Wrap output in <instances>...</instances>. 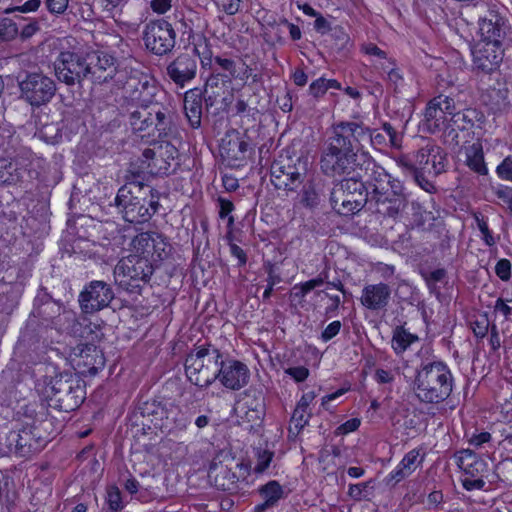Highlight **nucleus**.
<instances>
[{
    "instance_id": "1",
    "label": "nucleus",
    "mask_w": 512,
    "mask_h": 512,
    "mask_svg": "<svg viewBox=\"0 0 512 512\" xmlns=\"http://www.w3.org/2000/svg\"><path fill=\"white\" fill-rule=\"evenodd\" d=\"M367 129L361 122L340 121L334 123L325 138L320 152V170L324 175H348L363 180L371 188L370 193L387 186L392 176L363 150L362 140Z\"/></svg>"
},
{
    "instance_id": "2",
    "label": "nucleus",
    "mask_w": 512,
    "mask_h": 512,
    "mask_svg": "<svg viewBox=\"0 0 512 512\" xmlns=\"http://www.w3.org/2000/svg\"><path fill=\"white\" fill-rule=\"evenodd\" d=\"M453 383V375L446 363L440 360L423 361L416 369L413 391L419 401L438 404L449 398Z\"/></svg>"
},
{
    "instance_id": "3",
    "label": "nucleus",
    "mask_w": 512,
    "mask_h": 512,
    "mask_svg": "<svg viewBox=\"0 0 512 512\" xmlns=\"http://www.w3.org/2000/svg\"><path fill=\"white\" fill-rule=\"evenodd\" d=\"M326 176L336 179L329 200L332 208L338 214L353 215L360 212L366 205L369 206L370 193L363 180L352 174Z\"/></svg>"
},
{
    "instance_id": "4",
    "label": "nucleus",
    "mask_w": 512,
    "mask_h": 512,
    "mask_svg": "<svg viewBox=\"0 0 512 512\" xmlns=\"http://www.w3.org/2000/svg\"><path fill=\"white\" fill-rule=\"evenodd\" d=\"M45 395L49 407L62 412H72L85 399V383L77 374L60 373L46 383Z\"/></svg>"
},
{
    "instance_id": "5",
    "label": "nucleus",
    "mask_w": 512,
    "mask_h": 512,
    "mask_svg": "<svg viewBox=\"0 0 512 512\" xmlns=\"http://www.w3.org/2000/svg\"><path fill=\"white\" fill-rule=\"evenodd\" d=\"M222 354L212 345L199 346L185 359V373L188 380L200 387L207 388L217 380Z\"/></svg>"
},
{
    "instance_id": "6",
    "label": "nucleus",
    "mask_w": 512,
    "mask_h": 512,
    "mask_svg": "<svg viewBox=\"0 0 512 512\" xmlns=\"http://www.w3.org/2000/svg\"><path fill=\"white\" fill-rule=\"evenodd\" d=\"M54 432L51 419L35 421L31 426L19 431H11L7 436V447L11 453L29 457L40 452L51 440Z\"/></svg>"
},
{
    "instance_id": "7",
    "label": "nucleus",
    "mask_w": 512,
    "mask_h": 512,
    "mask_svg": "<svg viewBox=\"0 0 512 512\" xmlns=\"http://www.w3.org/2000/svg\"><path fill=\"white\" fill-rule=\"evenodd\" d=\"M153 271L154 268L147 258L130 255L115 266V283L129 293L140 294L150 281Z\"/></svg>"
},
{
    "instance_id": "8",
    "label": "nucleus",
    "mask_w": 512,
    "mask_h": 512,
    "mask_svg": "<svg viewBox=\"0 0 512 512\" xmlns=\"http://www.w3.org/2000/svg\"><path fill=\"white\" fill-rule=\"evenodd\" d=\"M87 52L78 47L61 48L55 62L57 79L68 86H82L87 79Z\"/></svg>"
},
{
    "instance_id": "9",
    "label": "nucleus",
    "mask_w": 512,
    "mask_h": 512,
    "mask_svg": "<svg viewBox=\"0 0 512 512\" xmlns=\"http://www.w3.org/2000/svg\"><path fill=\"white\" fill-rule=\"evenodd\" d=\"M20 98L33 107H40L51 101L56 93L55 81L43 72H25L18 77Z\"/></svg>"
},
{
    "instance_id": "10",
    "label": "nucleus",
    "mask_w": 512,
    "mask_h": 512,
    "mask_svg": "<svg viewBox=\"0 0 512 512\" xmlns=\"http://www.w3.org/2000/svg\"><path fill=\"white\" fill-rule=\"evenodd\" d=\"M32 314L39 318L42 326L58 332L66 329L72 320L71 312L67 311L59 301L53 299L45 288L38 290Z\"/></svg>"
},
{
    "instance_id": "11",
    "label": "nucleus",
    "mask_w": 512,
    "mask_h": 512,
    "mask_svg": "<svg viewBox=\"0 0 512 512\" xmlns=\"http://www.w3.org/2000/svg\"><path fill=\"white\" fill-rule=\"evenodd\" d=\"M143 193L138 189V182H130L123 185L117 192L115 205L126 222L141 224L150 220L149 208H143L140 204Z\"/></svg>"
},
{
    "instance_id": "12",
    "label": "nucleus",
    "mask_w": 512,
    "mask_h": 512,
    "mask_svg": "<svg viewBox=\"0 0 512 512\" xmlns=\"http://www.w3.org/2000/svg\"><path fill=\"white\" fill-rule=\"evenodd\" d=\"M388 192L383 187L369 196V209L389 218H396L405 209L407 198L402 182H392Z\"/></svg>"
},
{
    "instance_id": "13",
    "label": "nucleus",
    "mask_w": 512,
    "mask_h": 512,
    "mask_svg": "<svg viewBox=\"0 0 512 512\" xmlns=\"http://www.w3.org/2000/svg\"><path fill=\"white\" fill-rule=\"evenodd\" d=\"M509 45L510 41L502 39V37H482V40L472 51L475 69L484 73H491L496 70L502 62L505 48Z\"/></svg>"
},
{
    "instance_id": "14",
    "label": "nucleus",
    "mask_w": 512,
    "mask_h": 512,
    "mask_svg": "<svg viewBox=\"0 0 512 512\" xmlns=\"http://www.w3.org/2000/svg\"><path fill=\"white\" fill-rule=\"evenodd\" d=\"M145 47L157 56L170 53L176 44V32L172 25L159 19L146 24L143 31Z\"/></svg>"
},
{
    "instance_id": "15",
    "label": "nucleus",
    "mask_w": 512,
    "mask_h": 512,
    "mask_svg": "<svg viewBox=\"0 0 512 512\" xmlns=\"http://www.w3.org/2000/svg\"><path fill=\"white\" fill-rule=\"evenodd\" d=\"M226 460L215 457L208 470L210 481L218 490L228 493H237L240 489V476L236 474L235 469L247 472V467L243 463H237L233 458L225 456Z\"/></svg>"
},
{
    "instance_id": "16",
    "label": "nucleus",
    "mask_w": 512,
    "mask_h": 512,
    "mask_svg": "<svg viewBox=\"0 0 512 512\" xmlns=\"http://www.w3.org/2000/svg\"><path fill=\"white\" fill-rule=\"evenodd\" d=\"M307 174V161L297 158L295 163L280 160L271 166V182L276 189L296 191Z\"/></svg>"
},
{
    "instance_id": "17",
    "label": "nucleus",
    "mask_w": 512,
    "mask_h": 512,
    "mask_svg": "<svg viewBox=\"0 0 512 512\" xmlns=\"http://www.w3.org/2000/svg\"><path fill=\"white\" fill-rule=\"evenodd\" d=\"M114 298L115 294L110 284L93 280L79 293L78 303L84 314H94L108 307Z\"/></svg>"
},
{
    "instance_id": "18",
    "label": "nucleus",
    "mask_w": 512,
    "mask_h": 512,
    "mask_svg": "<svg viewBox=\"0 0 512 512\" xmlns=\"http://www.w3.org/2000/svg\"><path fill=\"white\" fill-rule=\"evenodd\" d=\"M127 97L139 107H152L158 102V96L164 95L156 81L148 75L130 77L124 87Z\"/></svg>"
},
{
    "instance_id": "19",
    "label": "nucleus",
    "mask_w": 512,
    "mask_h": 512,
    "mask_svg": "<svg viewBox=\"0 0 512 512\" xmlns=\"http://www.w3.org/2000/svg\"><path fill=\"white\" fill-rule=\"evenodd\" d=\"M87 79L94 84L111 81L118 71V61L110 53L102 50L87 52Z\"/></svg>"
},
{
    "instance_id": "20",
    "label": "nucleus",
    "mask_w": 512,
    "mask_h": 512,
    "mask_svg": "<svg viewBox=\"0 0 512 512\" xmlns=\"http://www.w3.org/2000/svg\"><path fill=\"white\" fill-rule=\"evenodd\" d=\"M178 155L177 148L169 142L160 143L154 148H146L142 152L143 163L147 162L145 168L155 175H168L174 171L172 162L176 161Z\"/></svg>"
},
{
    "instance_id": "21",
    "label": "nucleus",
    "mask_w": 512,
    "mask_h": 512,
    "mask_svg": "<svg viewBox=\"0 0 512 512\" xmlns=\"http://www.w3.org/2000/svg\"><path fill=\"white\" fill-rule=\"evenodd\" d=\"M486 12L479 16V31L483 38L502 37L512 42V30L507 24V20L500 15L497 3L485 2Z\"/></svg>"
},
{
    "instance_id": "22",
    "label": "nucleus",
    "mask_w": 512,
    "mask_h": 512,
    "mask_svg": "<svg viewBox=\"0 0 512 512\" xmlns=\"http://www.w3.org/2000/svg\"><path fill=\"white\" fill-rule=\"evenodd\" d=\"M197 56L181 53L166 66V75L179 88H184L197 74Z\"/></svg>"
},
{
    "instance_id": "23",
    "label": "nucleus",
    "mask_w": 512,
    "mask_h": 512,
    "mask_svg": "<svg viewBox=\"0 0 512 512\" xmlns=\"http://www.w3.org/2000/svg\"><path fill=\"white\" fill-rule=\"evenodd\" d=\"M250 370L241 361L230 359L220 361L217 380L227 389L238 391L249 382Z\"/></svg>"
},
{
    "instance_id": "24",
    "label": "nucleus",
    "mask_w": 512,
    "mask_h": 512,
    "mask_svg": "<svg viewBox=\"0 0 512 512\" xmlns=\"http://www.w3.org/2000/svg\"><path fill=\"white\" fill-rule=\"evenodd\" d=\"M251 143L246 135H240L236 130L226 133L221 140L220 151L230 165H240L244 161L249 151Z\"/></svg>"
},
{
    "instance_id": "25",
    "label": "nucleus",
    "mask_w": 512,
    "mask_h": 512,
    "mask_svg": "<svg viewBox=\"0 0 512 512\" xmlns=\"http://www.w3.org/2000/svg\"><path fill=\"white\" fill-rule=\"evenodd\" d=\"M391 289L385 283L366 285L362 290L361 304L370 310L384 309L390 300Z\"/></svg>"
},
{
    "instance_id": "26",
    "label": "nucleus",
    "mask_w": 512,
    "mask_h": 512,
    "mask_svg": "<svg viewBox=\"0 0 512 512\" xmlns=\"http://www.w3.org/2000/svg\"><path fill=\"white\" fill-rule=\"evenodd\" d=\"M184 113L189 126L198 129L202 124L203 105L202 90L194 88L188 90L184 95Z\"/></svg>"
},
{
    "instance_id": "27",
    "label": "nucleus",
    "mask_w": 512,
    "mask_h": 512,
    "mask_svg": "<svg viewBox=\"0 0 512 512\" xmlns=\"http://www.w3.org/2000/svg\"><path fill=\"white\" fill-rule=\"evenodd\" d=\"M257 492L263 501L255 506V512H265L268 509L274 508L280 500L287 497V493L276 480H270L266 484L261 485Z\"/></svg>"
},
{
    "instance_id": "28",
    "label": "nucleus",
    "mask_w": 512,
    "mask_h": 512,
    "mask_svg": "<svg viewBox=\"0 0 512 512\" xmlns=\"http://www.w3.org/2000/svg\"><path fill=\"white\" fill-rule=\"evenodd\" d=\"M27 171V164L24 159L15 157L0 160V183L15 185L22 181Z\"/></svg>"
},
{
    "instance_id": "29",
    "label": "nucleus",
    "mask_w": 512,
    "mask_h": 512,
    "mask_svg": "<svg viewBox=\"0 0 512 512\" xmlns=\"http://www.w3.org/2000/svg\"><path fill=\"white\" fill-rule=\"evenodd\" d=\"M167 403H162L157 400H147L139 402L136 409V416L139 414L142 418L147 420V423L143 422V425L151 424L156 429L161 430L163 426L164 416L166 417Z\"/></svg>"
},
{
    "instance_id": "30",
    "label": "nucleus",
    "mask_w": 512,
    "mask_h": 512,
    "mask_svg": "<svg viewBox=\"0 0 512 512\" xmlns=\"http://www.w3.org/2000/svg\"><path fill=\"white\" fill-rule=\"evenodd\" d=\"M325 185L322 180L307 181L300 194V203L308 208H317L325 197Z\"/></svg>"
},
{
    "instance_id": "31",
    "label": "nucleus",
    "mask_w": 512,
    "mask_h": 512,
    "mask_svg": "<svg viewBox=\"0 0 512 512\" xmlns=\"http://www.w3.org/2000/svg\"><path fill=\"white\" fill-rule=\"evenodd\" d=\"M74 355L80 358L78 366L88 367L89 372L95 374L97 372L96 364L103 365V356L97 347L93 344H79L74 348Z\"/></svg>"
},
{
    "instance_id": "32",
    "label": "nucleus",
    "mask_w": 512,
    "mask_h": 512,
    "mask_svg": "<svg viewBox=\"0 0 512 512\" xmlns=\"http://www.w3.org/2000/svg\"><path fill=\"white\" fill-rule=\"evenodd\" d=\"M141 241L146 242L147 249L151 248L153 255H156L159 260L168 258L171 253L172 247L163 234L148 232L141 235Z\"/></svg>"
},
{
    "instance_id": "33",
    "label": "nucleus",
    "mask_w": 512,
    "mask_h": 512,
    "mask_svg": "<svg viewBox=\"0 0 512 512\" xmlns=\"http://www.w3.org/2000/svg\"><path fill=\"white\" fill-rule=\"evenodd\" d=\"M465 164L475 173L486 175L488 169L484 161L483 146L480 142H475L465 148Z\"/></svg>"
},
{
    "instance_id": "34",
    "label": "nucleus",
    "mask_w": 512,
    "mask_h": 512,
    "mask_svg": "<svg viewBox=\"0 0 512 512\" xmlns=\"http://www.w3.org/2000/svg\"><path fill=\"white\" fill-rule=\"evenodd\" d=\"M484 114L475 108H466L462 111H456L451 117V121L460 130L472 129L476 124L484 122Z\"/></svg>"
},
{
    "instance_id": "35",
    "label": "nucleus",
    "mask_w": 512,
    "mask_h": 512,
    "mask_svg": "<svg viewBox=\"0 0 512 512\" xmlns=\"http://www.w3.org/2000/svg\"><path fill=\"white\" fill-rule=\"evenodd\" d=\"M154 117L153 127L159 133V136H168L172 131L173 113L172 111L157 103L151 107Z\"/></svg>"
},
{
    "instance_id": "36",
    "label": "nucleus",
    "mask_w": 512,
    "mask_h": 512,
    "mask_svg": "<svg viewBox=\"0 0 512 512\" xmlns=\"http://www.w3.org/2000/svg\"><path fill=\"white\" fill-rule=\"evenodd\" d=\"M154 120L151 107H140L129 115L130 126L136 132H149L153 127Z\"/></svg>"
},
{
    "instance_id": "37",
    "label": "nucleus",
    "mask_w": 512,
    "mask_h": 512,
    "mask_svg": "<svg viewBox=\"0 0 512 512\" xmlns=\"http://www.w3.org/2000/svg\"><path fill=\"white\" fill-rule=\"evenodd\" d=\"M418 340L417 335L408 332L403 326H397L393 331L391 346L394 352L400 355Z\"/></svg>"
},
{
    "instance_id": "38",
    "label": "nucleus",
    "mask_w": 512,
    "mask_h": 512,
    "mask_svg": "<svg viewBox=\"0 0 512 512\" xmlns=\"http://www.w3.org/2000/svg\"><path fill=\"white\" fill-rule=\"evenodd\" d=\"M138 189L143 193L141 197L144 198V201L140 200V204L143 208H149V218L151 219L160 207V193L152 186L140 182H138Z\"/></svg>"
},
{
    "instance_id": "39",
    "label": "nucleus",
    "mask_w": 512,
    "mask_h": 512,
    "mask_svg": "<svg viewBox=\"0 0 512 512\" xmlns=\"http://www.w3.org/2000/svg\"><path fill=\"white\" fill-rule=\"evenodd\" d=\"M244 395L248 399H251V401L247 400L245 403L247 408L255 414V418L262 419L265 411V401L262 390L254 386H250L244 391Z\"/></svg>"
},
{
    "instance_id": "40",
    "label": "nucleus",
    "mask_w": 512,
    "mask_h": 512,
    "mask_svg": "<svg viewBox=\"0 0 512 512\" xmlns=\"http://www.w3.org/2000/svg\"><path fill=\"white\" fill-rule=\"evenodd\" d=\"M424 117L428 130L432 133L440 130L445 121V114L438 105L432 104V99L426 106Z\"/></svg>"
},
{
    "instance_id": "41",
    "label": "nucleus",
    "mask_w": 512,
    "mask_h": 512,
    "mask_svg": "<svg viewBox=\"0 0 512 512\" xmlns=\"http://www.w3.org/2000/svg\"><path fill=\"white\" fill-rule=\"evenodd\" d=\"M438 145L428 142L414 154V161L420 172H428L431 152L437 153Z\"/></svg>"
},
{
    "instance_id": "42",
    "label": "nucleus",
    "mask_w": 512,
    "mask_h": 512,
    "mask_svg": "<svg viewBox=\"0 0 512 512\" xmlns=\"http://www.w3.org/2000/svg\"><path fill=\"white\" fill-rule=\"evenodd\" d=\"M372 482V480H369L357 484H350L348 487L347 495L356 502L368 500L371 494L370 490L373 488L371 485Z\"/></svg>"
},
{
    "instance_id": "43",
    "label": "nucleus",
    "mask_w": 512,
    "mask_h": 512,
    "mask_svg": "<svg viewBox=\"0 0 512 512\" xmlns=\"http://www.w3.org/2000/svg\"><path fill=\"white\" fill-rule=\"evenodd\" d=\"M448 164L447 154L443 151V149L438 146L437 153L431 152L430 155V165L428 169V173L434 176H438L442 172L446 170V166Z\"/></svg>"
},
{
    "instance_id": "44",
    "label": "nucleus",
    "mask_w": 512,
    "mask_h": 512,
    "mask_svg": "<svg viewBox=\"0 0 512 512\" xmlns=\"http://www.w3.org/2000/svg\"><path fill=\"white\" fill-rule=\"evenodd\" d=\"M19 34L17 24L10 18L0 19V42H10Z\"/></svg>"
},
{
    "instance_id": "45",
    "label": "nucleus",
    "mask_w": 512,
    "mask_h": 512,
    "mask_svg": "<svg viewBox=\"0 0 512 512\" xmlns=\"http://www.w3.org/2000/svg\"><path fill=\"white\" fill-rule=\"evenodd\" d=\"M473 218L476 222L478 229L482 233V239L485 242V244L488 246H493L496 243V241L494 236L492 235V232L489 229L487 218L480 212H474Z\"/></svg>"
},
{
    "instance_id": "46",
    "label": "nucleus",
    "mask_w": 512,
    "mask_h": 512,
    "mask_svg": "<svg viewBox=\"0 0 512 512\" xmlns=\"http://www.w3.org/2000/svg\"><path fill=\"white\" fill-rule=\"evenodd\" d=\"M423 276L430 292L440 294V290L439 287L437 286V283L444 282L446 280V270L443 268H438L429 273L423 274Z\"/></svg>"
},
{
    "instance_id": "47",
    "label": "nucleus",
    "mask_w": 512,
    "mask_h": 512,
    "mask_svg": "<svg viewBox=\"0 0 512 512\" xmlns=\"http://www.w3.org/2000/svg\"><path fill=\"white\" fill-rule=\"evenodd\" d=\"M497 478L506 485H512V458L500 461L495 467Z\"/></svg>"
},
{
    "instance_id": "48",
    "label": "nucleus",
    "mask_w": 512,
    "mask_h": 512,
    "mask_svg": "<svg viewBox=\"0 0 512 512\" xmlns=\"http://www.w3.org/2000/svg\"><path fill=\"white\" fill-rule=\"evenodd\" d=\"M256 463L254 466V472L257 474H261L269 467L274 453L267 449L258 448L256 450Z\"/></svg>"
},
{
    "instance_id": "49",
    "label": "nucleus",
    "mask_w": 512,
    "mask_h": 512,
    "mask_svg": "<svg viewBox=\"0 0 512 512\" xmlns=\"http://www.w3.org/2000/svg\"><path fill=\"white\" fill-rule=\"evenodd\" d=\"M42 4L41 0H27L23 3L21 1H17L16 5L8 7L4 10L5 14H11L15 12L20 13H32L36 12Z\"/></svg>"
},
{
    "instance_id": "50",
    "label": "nucleus",
    "mask_w": 512,
    "mask_h": 512,
    "mask_svg": "<svg viewBox=\"0 0 512 512\" xmlns=\"http://www.w3.org/2000/svg\"><path fill=\"white\" fill-rule=\"evenodd\" d=\"M433 105H438L442 112L446 115L453 116L456 112V102L451 95L440 94L432 99Z\"/></svg>"
},
{
    "instance_id": "51",
    "label": "nucleus",
    "mask_w": 512,
    "mask_h": 512,
    "mask_svg": "<svg viewBox=\"0 0 512 512\" xmlns=\"http://www.w3.org/2000/svg\"><path fill=\"white\" fill-rule=\"evenodd\" d=\"M106 502L109 509L113 512H118L123 508L121 492L117 486L111 485L107 487Z\"/></svg>"
},
{
    "instance_id": "52",
    "label": "nucleus",
    "mask_w": 512,
    "mask_h": 512,
    "mask_svg": "<svg viewBox=\"0 0 512 512\" xmlns=\"http://www.w3.org/2000/svg\"><path fill=\"white\" fill-rule=\"evenodd\" d=\"M19 302V295L15 292H8L0 295V312L4 314H11L17 307Z\"/></svg>"
},
{
    "instance_id": "53",
    "label": "nucleus",
    "mask_w": 512,
    "mask_h": 512,
    "mask_svg": "<svg viewBox=\"0 0 512 512\" xmlns=\"http://www.w3.org/2000/svg\"><path fill=\"white\" fill-rule=\"evenodd\" d=\"M170 415L173 418V431H182L186 429L190 423L189 417L183 413L179 407H172Z\"/></svg>"
},
{
    "instance_id": "54",
    "label": "nucleus",
    "mask_w": 512,
    "mask_h": 512,
    "mask_svg": "<svg viewBox=\"0 0 512 512\" xmlns=\"http://www.w3.org/2000/svg\"><path fill=\"white\" fill-rule=\"evenodd\" d=\"M419 455V450L413 449L403 457L400 464L405 468L407 472L412 474L417 468L418 464L421 463V460L418 461Z\"/></svg>"
},
{
    "instance_id": "55",
    "label": "nucleus",
    "mask_w": 512,
    "mask_h": 512,
    "mask_svg": "<svg viewBox=\"0 0 512 512\" xmlns=\"http://www.w3.org/2000/svg\"><path fill=\"white\" fill-rule=\"evenodd\" d=\"M308 421L309 415L307 414V410L296 407L292 414L291 422L297 433H299L308 424Z\"/></svg>"
},
{
    "instance_id": "56",
    "label": "nucleus",
    "mask_w": 512,
    "mask_h": 512,
    "mask_svg": "<svg viewBox=\"0 0 512 512\" xmlns=\"http://www.w3.org/2000/svg\"><path fill=\"white\" fill-rule=\"evenodd\" d=\"M214 64L217 65L219 69L228 73L227 75H225L226 78L235 77L236 64L232 59L216 56L214 58Z\"/></svg>"
},
{
    "instance_id": "57",
    "label": "nucleus",
    "mask_w": 512,
    "mask_h": 512,
    "mask_svg": "<svg viewBox=\"0 0 512 512\" xmlns=\"http://www.w3.org/2000/svg\"><path fill=\"white\" fill-rule=\"evenodd\" d=\"M312 291V288L307 282L299 283L293 286L290 296L292 300L302 303L305 296Z\"/></svg>"
},
{
    "instance_id": "58",
    "label": "nucleus",
    "mask_w": 512,
    "mask_h": 512,
    "mask_svg": "<svg viewBox=\"0 0 512 512\" xmlns=\"http://www.w3.org/2000/svg\"><path fill=\"white\" fill-rule=\"evenodd\" d=\"M459 466L463 469L465 477L479 478L478 477L479 467L484 466V463L482 461H479V460H474L471 463L465 464L464 460L460 459Z\"/></svg>"
},
{
    "instance_id": "59",
    "label": "nucleus",
    "mask_w": 512,
    "mask_h": 512,
    "mask_svg": "<svg viewBox=\"0 0 512 512\" xmlns=\"http://www.w3.org/2000/svg\"><path fill=\"white\" fill-rule=\"evenodd\" d=\"M328 88L325 83V78L320 77L313 81L309 86V94L315 99H319L325 95Z\"/></svg>"
},
{
    "instance_id": "60",
    "label": "nucleus",
    "mask_w": 512,
    "mask_h": 512,
    "mask_svg": "<svg viewBox=\"0 0 512 512\" xmlns=\"http://www.w3.org/2000/svg\"><path fill=\"white\" fill-rule=\"evenodd\" d=\"M495 273L502 281H508L511 277V262L508 259H500L496 263Z\"/></svg>"
},
{
    "instance_id": "61",
    "label": "nucleus",
    "mask_w": 512,
    "mask_h": 512,
    "mask_svg": "<svg viewBox=\"0 0 512 512\" xmlns=\"http://www.w3.org/2000/svg\"><path fill=\"white\" fill-rule=\"evenodd\" d=\"M500 178L512 181V155L507 156L497 167Z\"/></svg>"
},
{
    "instance_id": "62",
    "label": "nucleus",
    "mask_w": 512,
    "mask_h": 512,
    "mask_svg": "<svg viewBox=\"0 0 512 512\" xmlns=\"http://www.w3.org/2000/svg\"><path fill=\"white\" fill-rule=\"evenodd\" d=\"M382 129L389 138L390 146L393 148H399L401 146V137L397 133L396 129L390 123H384Z\"/></svg>"
},
{
    "instance_id": "63",
    "label": "nucleus",
    "mask_w": 512,
    "mask_h": 512,
    "mask_svg": "<svg viewBox=\"0 0 512 512\" xmlns=\"http://www.w3.org/2000/svg\"><path fill=\"white\" fill-rule=\"evenodd\" d=\"M342 324L339 320H335L328 324V326L321 333V340L328 342L333 339L341 330Z\"/></svg>"
},
{
    "instance_id": "64",
    "label": "nucleus",
    "mask_w": 512,
    "mask_h": 512,
    "mask_svg": "<svg viewBox=\"0 0 512 512\" xmlns=\"http://www.w3.org/2000/svg\"><path fill=\"white\" fill-rule=\"evenodd\" d=\"M411 475V473L407 472L405 468L399 463L395 470L391 471L390 474L386 477V484H396L401 480L405 479Z\"/></svg>"
}]
</instances>
